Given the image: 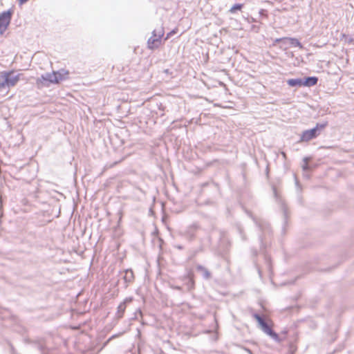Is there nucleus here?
Masks as SVG:
<instances>
[{"label": "nucleus", "mask_w": 354, "mask_h": 354, "mask_svg": "<svg viewBox=\"0 0 354 354\" xmlns=\"http://www.w3.org/2000/svg\"><path fill=\"white\" fill-rule=\"evenodd\" d=\"M273 192H274V196L277 197V191H276V189L274 187L273 188Z\"/></svg>", "instance_id": "nucleus-19"}, {"label": "nucleus", "mask_w": 354, "mask_h": 354, "mask_svg": "<svg viewBox=\"0 0 354 354\" xmlns=\"http://www.w3.org/2000/svg\"><path fill=\"white\" fill-rule=\"evenodd\" d=\"M41 79L44 82L57 84V80L56 79V74H55V72L46 73L41 76Z\"/></svg>", "instance_id": "nucleus-7"}, {"label": "nucleus", "mask_w": 354, "mask_h": 354, "mask_svg": "<svg viewBox=\"0 0 354 354\" xmlns=\"http://www.w3.org/2000/svg\"><path fill=\"white\" fill-rule=\"evenodd\" d=\"M7 81L6 76H5L4 73H1L0 75V92L9 88Z\"/></svg>", "instance_id": "nucleus-12"}, {"label": "nucleus", "mask_w": 354, "mask_h": 354, "mask_svg": "<svg viewBox=\"0 0 354 354\" xmlns=\"http://www.w3.org/2000/svg\"><path fill=\"white\" fill-rule=\"evenodd\" d=\"M253 317L258 322L260 328L268 335L277 342H279L278 334L274 332L264 319L257 313L253 315Z\"/></svg>", "instance_id": "nucleus-3"}, {"label": "nucleus", "mask_w": 354, "mask_h": 354, "mask_svg": "<svg viewBox=\"0 0 354 354\" xmlns=\"http://www.w3.org/2000/svg\"><path fill=\"white\" fill-rule=\"evenodd\" d=\"M243 8V4H234L230 10V12L234 13L236 10H240Z\"/></svg>", "instance_id": "nucleus-14"}, {"label": "nucleus", "mask_w": 354, "mask_h": 354, "mask_svg": "<svg viewBox=\"0 0 354 354\" xmlns=\"http://www.w3.org/2000/svg\"><path fill=\"white\" fill-rule=\"evenodd\" d=\"M55 74H56V79L57 80V83H59L63 80H66L69 73L68 71L61 69L57 72H55Z\"/></svg>", "instance_id": "nucleus-8"}, {"label": "nucleus", "mask_w": 354, "mask_h": 354, "mask_svg": "<svg viewBox=\"0 0 354 354\" xmlns=\"http://www.w3.org/2000/svg\"><path fill=\"white\" fill-rule=\"evenodd\" d=\"M194 282L192 279H189V282L187 283L188 290H191L194 288Z\"/></svg>", "instance_id": "nucleus-17"}, {"label": "nucleus", "mask_w": 354, "mask_h": 354, "mask_svg": "<svg viewBox=\"0 0 354 354\" xmlns=\"http://www.w3.org/2000/svg\"><path fill=\"white\" fill-rule=\"evenodd\" d=\"M292 44L295 46H298L299 48H302L301 44L297 39H291Z\"/></svg>", "instance_id": "nucleus-16"}, {"label": "nucleus", "mask_w": 354, "mask_h": 354, "mask_svg": "<svg viewBox=\"0 0 354 354\" xmlns=\"http://www.w3.org/2000/svg\"><path fill=\"white\" fill-rule=\"evenodd\" d=\"M287 84L290 86L292 87H301L303 86V80L300 78L297 79H289L287 80Z\"/></svg>", "instance_id": "nucleus-10"}, {"label": "nucleus", "mask_w": 354, "mask_h": 354, "mask_svg": "<svg viewBox=\"0 0 354 354\" xmlns=\"http://www.w3.org/2000/svg\"><path fill=\"white\" fill-rule=\"evenodd\" d=\"M196 270L200 272L205 279H209L211 277V274L207 268L203 266H197Z\"/></svg>", "instance_id": "nucleus-11"}, {"label": "nucleus", "mask_w": 354, "mask_h": 354, "mask_svg": "<svg viewBox=\"0 0 354 354\" xmlns=\"http://www.w3.org/2000/svg\"><path fill=\"white\" fill-rule=\"evenodd\" d=\"M318 82V78L316 77H306L304 80H303V85L304 86H313L317 84Z\"/></svg>", "instance_id": "nucleus-9"}, {"label": "nucleus", "mask_w": 354, "mask_h": 354, "mask_svg": "<svg viewBox=\"0 0 354 354\" xmlns=\"http://www.w3.org/2000/svg\"><path fill=\"white\" fill-rule=\"evenodd\" d=\"M281 39H277L276 40V41H281Z\"/></svg>", "instance_id": "nucleus-21"}, {"label": "nucleus", "mask_w": 354, "mask_h": 354, "mask_svg": "<svg viewBox=\"0 0 354 354\" xmlns=\"http://www.w3.org/2000/svg\"><path fill=\"white\" fill-rule=\"evenodd\" d=\"M6 76L8 87L15 86L19 81V76L13 75L12 73H5Z\"/></svg>", "instance_id": "nucleus-6"}, {"label": "nucleus", "mask_w": 354, "mask_h": 354, "mask_svg": "<svg viewBox=\"0 0 354 354\" xmlns=\"http://www.w3.org/2000/svg\"><path fill=\"white\" fill-rule=\"evenodd\" d=\"M133 279V273L131 270H127L125 272V275L124 276V279L127 282H131Z\"/></svg>", "instance_id": "nucleus-13"}, {"label": "nucleus", "mask_w": 354, "mask_h": 354, "mask_svg": "<svg viewBox=\"0 0 354 354\" xmlns=\"http://www.w3.org/2000/svg\"><path fill=\"white\" fill-rule=\"evenodd\" d=\"M326 125L327 122L317 124L314 128L304 131L301 136L300 140L302 142H308L316 138L319 134L320 130L324 129Z\"/></svg>", "instance_id": "nucleus-2"}, {"label": "nucleus", "mask_w": 354, "mask_h": 354, "mask_svg": "<svg viewBox=\"0 0 354 354\" xmlns=\"http://www.w3.org/2000/svg\"><path fill=\"white\" fill-rule=\"evenodd\" d=\"M164 28L160 26L152 32V36L147 41V46L149 49L157 48L160 46L162 41V37L164 35Z\"/></svg>", "instance_id": "nucleus-1"}, {"label": "nucleus", "mask_w": 354, "mask_h": 354, "mask_svg": "<svg viewBox=\"0 0 354 354\" xmlns=\"http://www.w3.org/2000/svg\"><path fill=\"white\" fill-rule=\"evenodd\" d=\"M175 33V31L174 30H172L170 32H169L167 35V37H166V39H167L171 35H172L173 34Z\"/></svg>", "instance_id": "nucleus-18"}, {"label": "nucleus", "mask_w": 354, "mask_h": 354, "mask_svg": "<svg viewBox=\"0 0 354 354\" xmlns=\"http://www.w3.org/2000/svg\"><path fill=\"white\" fill-rule=\"evenodd\" d=\"M175 288L177 289V290H180L181 289V288L180 286H176V287H175Z\"/></svg>", "instance_id": "nucleus-20"}, {"label": "nucleus", "mask_w": 354, "mask_h": 354, "mask_svg": "<svg viewBox=\"0 0 354 354\" xmlns=\"http://www.w3.org/2000/svg\"><path fill=\"white\" fill-rule=\"evenodd\" d=\"M309 158H304V164L302 165V169L303 170H308V162L309 160Z\"/></svg>", "instance_id": "nucleus-15"}, {"label": "nucleus", "mask_w": 354, "mask_h": 354, "mask_svg": "<svg viewBox=\"0 0 354 354\" xmlns=\"http://www.w3.org/2000/svg\"><path fill=\"white\" fill-rule=\"evenodd\" d=\"M12 17V11L7 10L0 14V32L3 33L10 24Z\"/></svg>", "instance_id": "nucleus-4"}, {"label": "nucleus", "mask_w": 354, "mask_h": 354, "mask_svg": "<svg viewBox=\"0 0 354 354\" xmlns=\"http://www.w3.org/2000/svg\"><path fill=\"white\" fill-rule=\"evenodd\" d=\"M131 301H132V298L131 297H127V298H126L124 300L123 302H122L118 306V310H117V314H116L118 318L122 317V316L124 315V313L125 311L126 307H127V304L130 303Z\"/></svg>", "instance_id": "nucleus-5"}]
</instances>
